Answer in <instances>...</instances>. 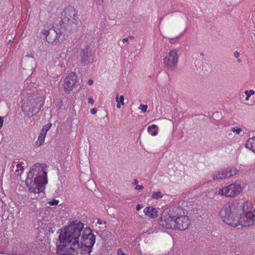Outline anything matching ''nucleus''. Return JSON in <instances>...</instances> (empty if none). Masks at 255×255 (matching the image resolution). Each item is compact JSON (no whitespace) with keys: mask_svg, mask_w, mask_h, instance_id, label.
<instances>
[{"mask_svg":"<svg viewBox=\"0 0 255 255\" xmlns=\"http://www.w3.org/2000/svg\"><path fill=\"white\" fill-rule=\"evenodd\" d=\"M95 236L89 227L79 221L71 222L61 230L57 253L59 255H90Z\"/></svg>","mask_w":255,"mask_h":255,"instance_id":"f257e3e1","label":"nucleus"},{"mask_svg":"<svg viewBox=\"0 0 255 255\" xmlns=\"http://www.w3.org/2000/svg\"><path fill=\"white\" fill-rule=\"evenodd\" d=\"M243 214H239L236 205H225L220 210L219 216L226 224L233 226L249 227L255 224V205L250 202L242 207Z\"/></svg>","mask_w":255,"mask_h":255,"instance_id":"f03ea898","label":"nucleus"},{"mask_svg":"<svg viewBox=\"0 0 255 255\" xmlns=\"http://www.w3.org/2000/svg\"><path fill=\"white\" fill-rule=\"evenodd\" d=\"M47 181V173L43 165L38 163L33 165L25 180L29 192L34 195L32 199H36L39 193L44 191Z\"/></svg>","mask_w":255,"mask_h":255,"instance_id":"7ed1b4c3","label":"nucleus"},{"mask_svg":"<svg viewBox=\"0 0 255 255\" xmlns=\"http://www.w3.org/2000/svg\"><path fill=\"white\" fill-rule=\"evenodd\" d=\"M160 225L168 229L184 230L190 224L188 216L182 212L169 213L164 211L160 217Z\"/></svg>","mask_w":255,"mask_h":255,"instance_id":"20e7f679","label":"nucleus"},{"mask_svg":"<svg viewBox=\"0 0 255 255\" xmlns=\"http://www.w3.org/2000/svg\"><path fill=\"white\" fill-rule=\"evenodd\" d=\"M243 187L241 184L234 182L225 186L218 191V194L222 196L235 198L241 194L243 191Z\"/></svg>","mask_w":255,"mask_h":255,"instance_id":"39448f33","label":"nucleus"},{"mask_svg":"<svg viewBox=\"0 0 255 255\" xmlns=\"http://www.w3.org/2000/svg\"><path fill=\"white\" fill-rule=\"evenodd\" d=\"M37 102L35 101L34 96L30 94H27L22 100V110L27 117H31L37 112Z\"/></svg>","mask_w":255,"mask_h":255,"instance_id":"423d86ee","label":"nucleus"},{"mask_svg":"<svg viewBox=\"0 0 255 255\" xmlns=\"http://www.w3.org/2000/svg\"><path fill=\"white\" fill-rule=\"evenodd\" d=\"M178 50L177 49L170 50L165 56L163 59L164 67L169 70H175L178 62Z\"/></svg>","mask_w":255,"mask_h":255,"instance_id":"0eeeda50","label":"nucleus"},{"mask_svg":"<svg viewBox=\"0 0 255 255\" xmlns=\"http://www.w3.org/2000/svg\"><path fill=\"white\" fill-rule=\"evenodd\" d=\"M77 82V75L74 72L70 73L64 79L63 84V87L65 92L67 93L70 92L73 89Z\"/></svg>","mask_w":255,"mask_h":255,"instance_id":"6e6552de","label":"nucleus"},{"mask_svg":"<svg viewBox=\"0 0 255 255\" xmlns=\"http://www.w3.org/2000/svg\"><path fill=\"white\" fill-rule=\"evenodd\" d=\"M63 19L71 23H75L78 18L77 12L75 9L71 6L65 8L62 13Z\"/></svg>","mask_w":255,"mask_h":255,"instance_id":"1a4fd4ad","label":"nucleus"},{"mask_svg":"<svg viewBox=\"0 0 255 255\" xmlns=\"http://www.w3.org/2000/svg\"><path fill=\"white\" fill-rule=\"evenodd\" d=\"M7 255H33L32 250L29 248H15L6 253Z\"/></svg>","mask_w":255,"mask_h":255,"instance_id":"9d476101","label":"nucleus"},{"mask_svg":"<svg viewBox=\"0 0 255 255\" xmlns=\"http://www.w3.org/2000/svg\"><path fill=\"white\" fill-rule=\"evenodd\" d=\"M144 215L149 218L155 219L158 216V209L153 206H147L143 209Z\"/></svg>","mask_w":255,"mask_h":255,"instance_id":"9b49d317","label":"nucleus"},{"mask_svg":"<svg viewBox=\"0 0 255 255\" xmlns=\"http://www.w3.org/2000/svg\"><path fill=\"white\" fill-rule=\"evenodd\" d=\"M81 60L85 65L92 64L94 61V56L90 52L83 51L81 54Z\"/></svg>","mask_w":255,"mask_h":255,"instance_id":"f8f14e48","label":"nucleus"},{"mask_svg":"<svg viewBox=\"0 0 255 255\" xmlns=\"http://www.w3.org/2000/svg\"><path fill=\"white\" fill-rule=\"evenodd\" d=\"M213 178L215 179H223L228 178L226 169L220 170L216 172L214 174Z\"/></svg>","mask_w":255,"mask_h":255,"instance_id":"ddd939ff","label":"nucleus"},{"mask_svg":"<svg viewBox=\"0 0 255 255\" xmlns=\"http://www.w3.org/2000/svg\"><path fill=\"white\" fill-rule=\"evenodd\" d=\"M245 147L255 153V136L247 140Z\"/></svg>","mask_w":255,"mask_h":255,"instance_id":"4468645a","label":"nucleus"},{"mask_svg":"<svg viewBox=\"0 0 255 255\" xmlns=\"http://www.w3.org/2000/svg\"><path fill=\"white\" fill-rule=\"evenodd\" d=\"M164 196V194L161 191H154L153 192L151 196V197L147 200V202L149 203L152 200H158L162 198Z\"/></svg>","mask_w":255,"mask_h":255,"instance_id":"2eb2a0df","label":"nucleus"},{"mask_svg":"<svg viewBox=\"0 0 255 255\" xmlns=\"http://www.w3.org/2000/svg\"><path fill=\"white\" fill-rule=\"evenodd\" d=\"M115 100L117 102L116 107L118 109H120L122 106H124L125 105V98L124 96L120 95L119 93H117L116 94Z\"/></svg>","mask_w":255,"mask_h":255,"instance_id":"dca6fc26","label":"nucleus"},{"mask_svg":"<svg viewBox=\"0 0 255 255\" xmlns=\"http://www.w3.org/2000/svg\"><path fill=\"white\" fill-rule=\"evenodd\" d=\"M147 130L151 135L156 136L158 132V127L156 125H152L147 128Z\"/></svg>","mask_w":255,"mask_h":255,"instance_id":"f3484780","label":"nucleus"},{"mask_svg":"<svg viewBox=\"0 0 255 255\" xmlns=\"http://www.w3.org/2000/svg\"><path fill=\"white\" fill-rule=\"evenodd\" d=\"M226 169L228 177L237 175L239 172V170L235 167H228Z\"/></svg>","mask_w":255,"mask_h":255,"instance_id":"a211bd4d","label":"nucleus"},{"mask_svg":"<svg viewBox=\"0 0 255 255\" xmlns=\"http://www.w3.org/2000/svg\"><path fill=\"white\" fill-rule=\"evenodd\" d=\"M46 135V134L40 132V133L38 136V139L36 140V141L35 142L36 146H39L43 144V143L44 142V141H45Z\"/></svg>","mask_w":255,"mask_h":255,"instance_id":"6ab92c4d","label":"nucleus"},{"mask_svg":"<svg viewBox=\"0 0 255 255\" xmlns=\"http://www.w3.org/2000/svg\"><path fill=\"white\" fill-rule=\"evenodd\" d=\"M24 163L23 162H20L18 163L16 167V169L15 171V173H17V175L20 176L24 170Z\"/></svg>","mask_w":255,"mask_h":255,"instance_id":"aec40b11","label":"nucleus"},{"mask_svg":"<svg viewBox=\"0 0 255 255\" xmlns=\"http://www.w3.org/2000/svg\"><path fill=\"white\" fill-rule=\"evenodd\" d=\"M244 93L246 95V101H248L250 97L255 94V92L253 90H246Z\"/></svg>","mask_w":255,"mask_h":255,"instance_id":"412c9836","label":"nucleus"},{"mask_svg":"<svg viewBox=\"0 0 255 255\" xmlns=\"http://www.w3.org/2000/svg\"><path fill=\"white\" fill-rule=\"evenodd\" d=\"M51 127V124H48L42 128L41 132L44 133L45 134H47V132L49 130V129Z\"/></svg>","mask_w":255,"mask_h":255,"instance_id":"4be33fe9","label":"nucleus"},{"mask_svg":"<svg viewBox=\"0 0 255 255\" xmlns=\"http://www.w3.org/2000/svg\"><path fill=\"white\" fill-rule=\"evenodd\" d=\"M231 130L236 134H240L243 131L242 128L238 127H233L231 129Z\"/></svg>","mask_w":255,"mask_h":255,"instance_id":"5701e85b","label":"nucleus"},{"mask_svg":"<svg viewBox=\"0 0 255 255\" xmlns=\"http://www.w3.org/2000/svg\"><path fill=\"white\" fill-rule=\"evenodd\" d=\"M139 109L141 110L142 112L145 113L147 109V106L146 105L141 104L139 107Z\"/></svg>","mask_w":255,"mask_h":255,"instance_id":"b1692460","label":"nucleus"},{"mask_svg":"<svg viewBox=\"0 0 255 255\" xmlns=\"http://www.w3.org/2000/svg\"><path fill=\"white\" fill-rule=\"evenodd\" d=\"M41 33L45 37H46L49 34V30L44 29L42 31Z\"/></svg>","mask_w":255,"mask_h":255,"instance_id":"393cba45","label":"nucleus"},{"mask_svg":"<svg viewBox=\"0 0 255 255\" xmlns=\"http://www.w3.org/2000/svg\"><path fill=\"white\" fill-rule=\"evenodd\" d=\"M49 203L51 205H57L59 203V201L57 200H53L50 201Z\"/></svg>","mask_w":255,"mask_h":255,"instance_id":"a878e982","label":"nucleus"},{"mask_svg":"<svg viewBox=\"0 0 255 255\" xmlns=\"http://www.w3.org/2000/svg\"><path fill=\"white\" fill-rule=\"evenodd\" d=\"M135 189L137 190H142L143 189V186L142 185H136Z\"/></svg>","mask_w":255,"mask_h":255,"instance_id":"bb28decb","label":"nucleus"},{"mask_svg":"<svg viewBox=\"0 0 255 255\" xmlns=\"http://www.w3.org/2000/svg\"><path fill=\"white\" fill-rule=\"evenodd\" d=\"M88 102L91 105H93L94 103V101L93 98H92V97L88 98Z\"/></svg>","mask_w":255,"mask_h":255,"instance_id":"cd10ccee","label":"nucleus"},{"mask_svg":"<svg viewBox=\"0 0 255 255\" xmlns=\"http://www.w3.org/2000/svg\"><path fill=\"white\" fill-rule=\"evenodd\" d=\"M98 110L96 108H93V109H92L90 111V113H91V114L92 115H95L97 113Z\"/></svg>","mask_w":255,"mask_h":255,"instance_id":"c85d7f7f","label":"nucleus"},{"mask_svg":"<svg viewBox=\"0 0 255 255\" xmlns=\"http://www.w3.org/2000/svg\"><path fill=\"white\" fill-rule=\"evenodd\" d=\"M118 255H128L125 254L122 250L119 249L118 251Z\"/></svg>","mask_w":255,"mask_h":255,"instance_id":"c756f323","label":"nucleus"},{"mask_svg":"<svg viewBox=\"0 0 255 255\" xmlns=\"http://www.w3.org/2000/svg\"><path fill=\"white\" fill-rule=\"evenodd\" d=\"M143 208V205L141 204H138L136 207V210L137 211L140 210Z\"/></svg>","mask_w":255,"mask_h":255,"instance_id":"7c9ffc66","label":"nucleus"},{"mask_svg":"<svg viewBox=\"0 0 255 255\" xmlns=\"http://www.w3.org/2000/svg\"><path fill=\"white\" fill-rule=\"evenodd\" d=\"M3 124V120L2 117H0V129L2 128Z\"/></svg>","mask_w":255,"mask_h":255,"instance_id":"2f4dec72","label":"nucleus"},{"mask_svg":"<svg viewBox=\"0 0 255 255\" xmlns=\"http://www.w3.org/2000/svg\"><path fill=\"white\" fill-rule=\"evenodd\" d=\"M234 56L236 57V58H238L240 56V53L238 51H236L235 52H234Z\"/></svg>","mask_w":255,"mask_h":255,"instance_id":"473e14b6","label":"nucleus"},{"mask_svg":"<svg viewBox=\"0 0 255 255\" xmlns=\"http://www.w3.org/2000/svg\"><path fill=\"white\" fill-rule=\"evenodd\" d=\"M138 181H137V180L136 179H134L132 182V184L134 185H135V186H136V185H138Z\"/></svg>","mask_w":255,"mask_h":255,"instance_id":"72a5a7b5","label":"nucleus"},{"mask_svg":"<svg viewBox=\"0 0 255 255\" xmlns=\"http://www.w3.org/2000/svg\"><path fill=\"white\" fill-rule=\"evenodd\" d=\"M123 42L124 43H128V38H125L123 39Z\"/></svg>","mask_w":255,"mask_h":255,"instance_id":"f704fd0d","label":"nucleus"},{"mask_svg":"<svg viewBox=\"0 0 255 255\" xmlns=\"http://www.w3.org/2000/svg\"><path fill=\"white\" fill-rule=\"evenodd\" d=\"M88 83L90 85H92V84H93V80H92V79H90V80H88Z\"/></svg>","mask_w":255,"mask_h":255,"instance_id":"c9c22d12","label":"nucleus"},{"mask_svg":"<svg viewBox=\"0 0 255 255\" xmlns=\"http://www.w3.org/2000/svg\"><path fill=\"white\" fill-rule=\"evenodd\" d=\"M97 223H98V224H100V225L102 224V223L100 220H98Z\"/></svg>","mask_w":255,"mask_h":255,"instance_id":"e433bc0d","label":"nucleus"},{"mask_svg":"<svg viewBox=\"0 0 255 255\" xmlns=\"http://www.w3.org/2000/svg\"><path fill=\"white\" fill-rule=\"evenodd\" d=\"M101 1H102V0H100Z\"/></svg>","mask_w":255,"mask_h":255,"instance_id":"4c0bfd02","label":"nucleus"}]
</instances>
